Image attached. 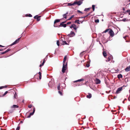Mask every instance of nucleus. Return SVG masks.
<instances>
[{
    "label": "nucleus",
    "mask_w": 130,
    "mask_h": 130,
    "mask_svg": "<svg viewBox=\"0 0 130 130\" xmlns=\"http://www.w3.org/2000/svg\"><path fill=\"white\" fill-rule=\"evenodd\" d=\"M67 63H66V64H64V63H63V67L62 70V72L63 73H65L66 70L67 69Z\"/></svg>",
    "instance_id": "f257e3e1"
},
{
    "label": "nucleus",
    "mask_w": 130,
    "mask_h": 130,
    "mask_svg": "<svg viewBox=\"0 0 130 130\" xmlns=\"http://www.w3.org/2000/svg\"><path fill=\"white\" fill-rule=\"evenodd\" d=\"M66 21L63 22L61 23L59 25L60 26L63 27H66L67 24H64V23H66Z\"/></svg>",
    "instance_id": "f03ea898"
},
{
    "label": "nucleus",
    "mask_w": 130,
    "mask_h": 130,
    "mask_svg": "<svg viewBox=\"0 0 130 130\" xmlns=\"http://www.w3.org/2000/svg\"><path fill=\"white\" fill-rule=\"evenodd\" d=\"M109 34H110V36L112 37H113L114 35V32L112 29H110L109 32Z\"/></svg>",
    "instance_id": "7ed1b4c3"
},
{
    "label": "nucleus",
    "mask_w": 130,
    "mask_h": 130,
    "mask_svg": "<svg viewBox=\"0 0 130 130\" xmlns=\"http://www.w3.org/2000/svg\"><path fill=\"white\" fill-rule=\"evenodd\" d=\"M122 89V87H120L118 88L117 90L116 93L117 94L119 93Z\"/></svg>",
    "instance_id": "20e7f679"
},
{
    "label": "nucleus",
    "mask_w": 130,
    "mask_h": 130,
    "mask_svg": "<svg viewBox=\"0 0 130 130\" xmlns=\"http://www.w3.org/2000/svg\"><path fill=\"white\" fill-rule=\"evenodd\" d=\"M33 112L32 113H30V114L26 117L27 118H29L34 113L35 111V108L34 107L33 109Z\"/></svg>",
    "instance_id": "39448f33"
},
{
    "label": "nucleus",
    "mask_w": 130,
    "mask_h": 130,
    "mask_svg": "<svg viewBox=\"0 0 130 130\" xmlns=\"http://www.w3.org/2000/svg\"><path fill=\"white\" fill-rule=\"evenodd\" d=\"M75 35V34L74 33V32H73V31H71V32L70 33V34H68V36L69 37H71L74 36Z\"/></svg>",
    "instance_id": "423d86ee"
},
{
    "label": "nucleus",
    "mask_w": 130,
    "mask_h": 130,
    "mask_svg": "<svg viewBox=\"0 0 130 130\" xmlns=\"http://www.w3.org/2000/svg\"><path fill=\"white\" fill-rule=\"evenodd\" d=\"M60 19H58L55 20L54 22V27H56V26L55 25L57 23H58V22H60Z\"/></svg>",
    "instance_id": "0eeeda50"
},
{
    "label": "nucleus",
    "mask_w": 130,
    "mask_h": 130,
    "mask_svg": "<svg viewBox=\"0 0 130 130\" xmlns=\"http://www.w3.org/2000/svg\"><path fill=\"white\" fill-rule=\"evenodd\" d=\"M40 17H41L40 16H38V15H36L34 17V18L35 19H36L37 21H39L40 20V19L39 18Z\"/></svg>",
    "instance_id": "6e6552de"
},
{
    "label": "nucleus",
    "mask_w": 130,
    "mask_h": 130,
    "mask_svg": "<svg viewBox=\"0 0 130 130\" xmlns=\"http://www.w3.org/2000/svg\"><path fill=\"white\" fill-rule=\"evenodd\" d=\"M71 28H73L75 30H76V25L74 24L71 25V26H70Z\"/></svg>",
    "instance_id": "1a4fd4ad"
},
{
    "label": "nucleus",
    "mask_w": 130,
    "mask_h": 130,
    "mask_svg": "<svg viewBox=\"0 0 130 130\" xmlns=\"http://www.w3.org/2000/svg\"><path fill=\"white\" fill-rule=\"evenodd\" d=\"M74 3H75V4H74V5H80L81 4V2L80 1H75L74 2Z\"/></svg>",
    "instance_id": "9d476101"
},
{
    "label": "nucleus",
    "mask_w": 130,
    "mask_h": 130,
    "mask_svg": "<svg viewBox=\"0 0 130 130\" xmlns=\"http://www.w3.org/2000/svg\"><path fill=\"white\" fill-rule=\"evenodd\" d=\"M10 50H11L9 48H8L7 50L6 51H5L2 52L1 54H4Z\"/></svg>",
    "instance_id": "9b49d317"
},
{
    "label": "nucleus",
    "mask_w": 130,
    "mask_h": 130,
    "mask_svg": "<svg viewBox=\"0 0 130 130\" xmlns=\"http://www.w3.org/2000/svg\"><path fill=\"white\" fill-rule=\"evenodd\" d=\"M95 82L96 84H100L101 82L100 80L98 78L96 79Z\"/></svg>",
    "instance_id": "f8f14e48"
},
{
    "label": "nucleus",
    "mask_w": 130,
    "mask_h": 130,
    "mask_svg": "<svg viewBox=\"0 0 130 130\" xmlns=\"http://www.w3.org/2000/svg\"><path fill=\"white\" fill-rule=\"evenodd\" d=\"M125 70L126 72H128L130 71V65L127 67Z\"/></svg>",
    "instance_id": "ddd939ff"
},
{
    "label": "nucleus",
    "mask_w": 130,
    "mask_h": 130,
    "mask_svg": "<svg viewBox=\"0 0 130 130\" xmlns=\"http://www.w3.org/2000/svg\"><path fill=\"white\" fill-rule=\"evenodd\" d=\"M62 44L63 45H64L65 44H69V42H68V43H67V42H66V41H62ZM68 42L69 41H68Z\"/></svg>",
    "instance_id": "4468645a"
},
{
    "label": "nucleus",
    "mask_w": 130,
    "mask_h": 130,
    "mask_svg": "<svg viewBox=\"0 0 130 130\" xmlns=\"http://www.w3.org/2000/svg\"><path fill=\"white\" fill-rule=\"evenodd\" d=\"M75 23H77L78 24H80L81 23V21H80L79 20H77L75 21Z\"/></svg>",
    "instance_id": "2eb2a0df"
},
{
    "label": "nucleus",
    "mask_w": 130,
    "mask_h": 130,
    "mask_svg": "<svg viewBox=\"0 0 130 130\" xmlns=\"http://www.w3.org/2000/svg\"><path fill=\"white\" fill-rule=\"evenodd\" d=\"M68 14V12H67L66 13L64 14H63V17L64 18H65L66 19H67V16Z\"/></svg>",
    "instance_id": "dca6fc26"
},
{
    "label": "nucleus",
    "mask_w": 130,
    "mask_h": 130,
    "mask_svg": "<svg viewBox=\"0 0 130 130\" xmlns=\"http://www.w3.org/2000/svg\"><path fill=\"white\" fill-rule=\"evenodd\" d=\"M48 86L49 87H52L53 86V84H52V82H50L48 84Z\"/></svg>",
    "instance_id": "f3484780"
},
{
    "label": "nucleus",
    "mask_w": 130,
    "mask_h": 130,
    "mask_svg": "<svg viewBox=\"0 0 130 130\" xmlns=\"http://www.w3.org/2000/svg\"><path fill=\"white\" fill-rule=\"evenodd\" d=\"M67 55H65V56L64 58L63 59V63H65V62L66 60V59L67 58Z\"/></svg>",
    "instance_id": "a211bd4d"
},
{
    "label": "nucleus",
    "mask_w": 130,
    "mask_h": 130,
    "mask_svg": "<svg viewBox=\"0 0 130 130\" xmlns=\"http://www.w3.org/2000/svg\"><path fill=\"white\" fill-rule=\"evenodd\" d=\"M74 4H75V3H68V6H72V5H74Z\"/></svg>",
    "instance_id": "6ab92c4d"
},
{
    "label": "nucleus",
    "mask_w": 130,
    "mask_h": 130,
    "mask_svg": "<svg viewBox=\"0 0 130 130\" xmlns=\"http://www.w3.org/2000/svg\"><path fill=\"white\" fill-rule=\"evenodd\" d=\"M19 43V41H14L13 43L10 45V46H12L16 43Z\"/></svg>",
    "instance_id": "aec40b11"
},
{
    "label": "nucleus",
    "mask_w": 130,
    "mask_h": 130,
    "mask_svg": "<svg viewBox=\"0 0 130 130\" xmlns=\"http://www.w3.org/2000/svg\"><path fill=\"white\" fill-rule=\"evenodd\" d=\"M122 75L121 74H120L117 75V77L118 78L120 79L122 77Z\"/></svg>",
    "instance_id": "412c9836"
},
{
    "label": "nucleus",
    "mask_w": 130,
    "mask_h": 130,
    "mask_svg": "<svg viewBox=\"0 0 130 130\" xmlns=\"http://www.w3.org/2000/svg\"><path fill=\"white\" fill-rule=\"evenodd\" d=\"M19 107V106L17 105H14L12 106H11V108H18Z\"/></svg>",
    "instance_id": "4be33fe9"
},
{
    "label": "nucleus",
    "mask_w": 130,
    "mask_h": 130,
    "mask_svg": "<svg viewBox=\"0 0 130 130\" xmlns=\"http://www.w3.org/2000/svg\"><path fill=\"white\" fill-rule=\"evenodd\" d=\"M91 96L92 95L91 94L89 93L88 94V95H87V98L90 99L91 98Z\"/></svg>",
    "instance_id": "5701e85b"
},
{
    "label": "nucleus",
    "mask_w": 130,
    "mask_h": 130,
    "mask_svg": "<svg viewBox=\"0 0 130 130\" xmlns=\"http://www.w3.org/2000/svg\"><path fill=\"white\" fill-rule=\"evenodd\" d=\"M60 83H59L58 85L57 86V89L58 90H61V89H60Z\"/></svg>",
    "instance_id": "b1692460"
},
{
    "label": "nucleus",
    "mask_w": 130,
    "mask_h": 130,
    "mask_svg": "<svg viewBox=\"0 0 130 130\" xmlns=\"http://www.w3.org/2000/svg\"><path fill=\"white\" fill-rule=\"evenodd\" d=\"M38 74L39 75V78L40 79H41V73L40 72H39L38 73Z\"/></svg>",
    "instance_id": "393cba45"
},
{
    "label": "nucleus",
    "mask_w": 130,
    "mask_h": 130,
    "mask_svg": "<svg viewBox=\"0 0 130 130\" xmlns=\"http://www.w3.org/2000/svg\"><path fill=\"white\" fill-rule=\"evenodd\" d=\"M112 57L111 56H109L108 57V61H109L110 60L112 59Z\"/></svg>",
    "instance_id": "a878e982"
},
{
    "label": "nucleus",
    "mask_w": 130,
    "mask_h": 130,
    "mask_svg": "<svg viewBox=\"0 0 130 130\" xmlns=\"http://www.w3.org/2000/svg\"><path fill=\"white\" fill-rule=\"evenodd\" d=\"M103 54L104 56L105 57L107 56V54L106 52L105 51H103Z\"/></svg>",
    "instance_id": "bb28decb"
},
{
    "label": "nucleus",
    "mask_w": 130,
    "mask_h": 130,
    "mask_svg": "<svg viewBox=\"0 0 130 130\" xmlns=\"http://www.w3.org/2000/svg\"><path fill=\"white\" fill-rule=\"evenodd\" d=\"M81 81V79H78L77 80H76V81H74L73 82L74 83H77L78 82H80Z\"/></svg>",
    "instance_id": "cd10ccee"
},
{
    "label": "nucleus",
    "mask_w": 130,
    "mask_h": 130,
    "mask_svg": "<svg viewBox=\"0 0 130 130\" xmlns=\"http://www.w3.org/2000/svg\"><path fill=\"white\" fill-rule=\"evenodd\" d=\"M7 85H6L4 86H2L0 87V89H3L4 88H6L7 87Z\"/></svg>",
    "instance_id": "c85d7f7f"
},
{
    "label": "nucleus",
    "mask_w": 130,
    "mask_h": 130,
    "mask_svg": "<svg viewBox=\"0 0 130 130\" xmlns=\"http://www.w3.org/2000/svg\"><path fill=\"white\" fill-rule=\"evenodd\" d=\"M85 64L86 65V66L87 67H89V66H90V64H89V63H86L84 65H85Z\"/></svg>",
    "instance_id": "c756f323"
},
{
    "label": "nucleus",
    "mask_w": 130,
    "mask_h": 130,
    "mask_svg": "<svg viewBox=\"0 0 130 130\" xmlns=\"http://www.w3.org/2000/svg\"><path fill=\"white\" fill-rule=\"evenodd\" d=\"M23 40V39H22V38L21 37H20V38H18V39H17L15 41H19L20 40Z\"/></svg>",
    "instance_id": "7c9ffc66"
},
{
    "label": "nucleus",
    "mask_w": 130,
    "mask_h": 130,
    "mask_svg": "<svg viewBox=\"0 0 130 130\" xmlns=\"http://www.w3.org/2000/svg\"><path fill=\"white\" fill-rule=\"evenodd\" d=\"M74 17V15H72L71 16V17H70V18L69 19H68L67 20H71Z\"/></svg>",
    "instance_id": "2f4dec72"
},
{
    "label": "nucleus",
    "mask_w": 130,
    "mask_h": 130,
    "mask_svg": "<svg viewBox=\"0 0 130 130\" xmlns=\"http://www.w3.org/2000/svg\"><path fill=\"white\" fill-rule=\"evenodd\" d=\"M61 90H59L58 91V93L61 95H62V92H61Z\"/></svg>",
    "instance_id": "473e14b6"
},
{
    "label": "nucleus",
    "mask_w": 130,
    "mask_h": 130,
    "mask_svg": "<svg viewBox=\"0 0 130 130\" xmlns=\"http://www.w3.org/2000/svg\"><path fill=\"white\" fill-rule=\"evenodd\" d=\"M95 6L94 5H93L92 6V8L93 9V11H94L95 9Z\"/></svg>",
    "instance_id": "72a5a7b5"
},
{
    "label": "nucleus",
    "mask_w": 130,
    "mask_h": 130,
    "mask_svg": "<svg viewBox=\"0 0 130 130\" xmlns=\"http://www.w3.org/2000/svg\"><path fill=\"white\" fill-rule=\"evenodd\" d=\"M26 16H28L30 17H32V15L31 14H26Z\"/></svg>",
    "instance_id": "f704fd0d"
},
{
    "label": "nucleus",
    "mask_w": 130,
    "mask_h": 130,
    "mask_svg": "<svg viewBox=\"0 0 130 130\" xmlns=\"http://www.w3.org/2000/svg\"><path fill=\"white\" fill-rule=\"evenodd\" d=\"M126 12H128V13L130 15V10H127L126 11Z\"/></svg>",
    "instance_id": "c9c22d12"
},
{
    "label": "nucleus",
    "mask_w": 130,
    "mask_h": 130,
    "mask_svg": "<svg viewBox=\"0 0 130 130\" xmlns=\"http://www.w3.org/2000/svg\"><path fill=\"white\" fill-rule=\"evenodd\" d=\"M90 8H86L85 9L84 11H87L89 10Z\"/></svg>",
    "instance_id": "e433bc0d"
},
{
    "label": "nucleus",
    "mask_w": 130,
    "mask_h": 130,
    "mask_svg": "<svg viewBox=\"0 0 130 130\" xmlns=\"http://www.w3.org/2000/svg\"><path fill=\"white\" fill-rule=\"evenodd\" d=\"M109 29H106L105 31H104L103 33H106V32H107V31H108L109 30Z\"/></svg>",
    "instance_id": "4c0bfd02"
},
{
    "label": "nucleus",
    "mask_w": 130,
    "mask_h": 130,
    "mask_svg": "<svg viewBox=\"0 0 130 130\" xmlns=\"http://www.w3.org/2000/svg\"><path fill=\"white\" fill-rule=\"evenodd\" d=\"M109 29H106L105 31H104L103 33H106V32H107V31H108L109 30Z\"/></svg>",
    "instance_id": "58836bf2"
},
{
    "label": "nucleus",
    "mask_w": 130,
    "mask_h": 130,
    "mask_svg": "<svg viewBox=\"0 0 130 130\" xmlns=\"http://www.w3.org/2000/svg\"><path fill=\"white\" fill-rule=\"evenodd\" d=\"M8 93V92L7 91H6L5 92V93L3 94L2 96H4L5 95H6V94H7Z\"/></svg>",
    "instance_id": "ea45409f"
},
{
    "label": "nucleus",
    "mask_w": 130,
    "mask_h": 130,
    "mask_svg": "<svg viewBox=\"0 0 130 130\" xmlns=\"http://www.w3.org/2000/svg\"><path fill=\"white\" fill-rule=\"evenodd\" d=\"M17 96V94H16V93L15 92V94L14 95V98H16V97Z\"/></svg>",
    "instance_id": "a19ab883"
},
{
    "label": "nucleus",
    "mask_w": 130,
    "mask_h": 130,
    "mask_svg": "<svg viewBox=\"0 0 130 130\" xmlns=\"http://www.w3.org/2000/svg\"><path fill=\"white\" fill-rule=\"evenodd\" d=\"M20 128V126H18L17 128H16V130H19Z\"/></svg>",
    "instance_id": "79ce46f5"
},
{
    "label": "nucleus",
    "mask_w": 130,
    "mask_h": 130,
    "mask_svg": "<svg viewBox=\"0 0 130 130\" xmlns=\"http://www.w3.org/2000/svg\"><path fill=\"white\" fill-rule=\"evenodd\" d=\"M44 63V62H43L41 64H40V67H41V66L43 65Z\"/></svg>",
    "instance_id": "37998d69"
},
{
    "label": "nucleus",
    "mask_w": 130,
    "mask_h": 130,
    "mask_svg": "<svg viewBox=\"0 0 130 130\" xmlns=\"http://www.w3.org/2000/svg\"><path fill=\"white\" fill-rule=\"evenodd\" d=\"M95 22L96 23H99V19L95 20Z\"/></svg>",
    "instance_id": "c03bdc74"
},
{
    "label": "nucleus",
    "mask_w": 130,
    "mask_h": 130,
    "mask_svg": "<svg viewBox=\"0 0 130 130\" xmlns=\"http://www.w3.org/2000/svg\"><path fill=\"white\" fill-rule=\"evenodd\" d=\"M57 44L58 46L59 45V41H57Z\"/></svg>",
    "instance_id": "a18cd8bd"
},
{
    "label": "nucleus",
    "mask_w": 130,
    "mask_h": 130,
    "mask_svg": "<svg viewBox=\"0 0 130 130\" xmlns=\"http://www.w3.org/2000/svg\"><path fill=\"white\" fill-rule=\"evenodd\" d=\"M81 83H79L77 84V86H79L81 85Z\"/></svg>",
    "instance_id": "49530a36"
},
{
    "label": "nucleus",
    "mask_w": 130,
    "mask_h": 130,
    "mask_svg": "<svg viewBox=\"0 0 130 130\" xmlns=\"http://www.w3.org/2000/svg\"><path fill=\"white\" fill-rule=\"evenodd\" d=\"M32 106L31 105H30L28 106V107L29 108H31Z\"/></svg>",
    "instance_id": "de8ad7c7"
},
{
    "label": "nucleus",
    "mask_w": 130,
    "mask_h": 130,
    "mask_svg": "<svg viewBox=\"0 0 130 130\" xmlns=\"http://www.w3.org/2000/svg\"><path fill=\"white\" fill-rule=\"evenodd\" d=\"M71 22H68V23H67V24H66L67 25H69V24H71Z\"/></svg>",
    "instance_id": "09e8293b"
},
{
    "label": "nucleus",
    "mask_w": 130,
    "mask_h": 130,
    "mask_svg": "<svg viewBox=\"0 0 130 130\" xmlns=\"http://www.w3.org/2000/svg\"><path fill=\"white\" fill-rule=\"evenodd\" d=\"M6 48H5L4 49H0V51H3L4 50H5L6 49Z\"/></svg>",
    "instance_id": "8fccbe9b"
},
{
    "label": "nucleus",
    "mask_w": 130,
    "mask_h": 130,
    "mask_svg": "<svg viewBox=\"0 0 130 130\" xmlns=\"http://www.w3.org/2000/svg\"><path fill=\"white\" fill-rule=\"evenodd\" d=\"M90 14V13H88L86 16L84 17H86L87 16H88V15H89ZM84 18V17H82V18Z\"/></svg>",
    "instance_id": "3c124183"
},
{
    "label": "nucleus",
    "mask_w": 130,
    "mask_h": 130,
    "mask_svg": "<svg viewBox=\"0 0 130 130\" xmlns=\"http://www.w3.org/2000/svg\"><path fill=\"white\" fill-rule=\"evenodd\" d=\"M13 112V111H12V110H9V112L10 113H12V112Z\"/></svg>",
    "instance_id": "603ef678"
},
{
    "label": "nucleus",
    "mask_w": 130,
    "mask_h": 130,
    "mask_svg": "<svg viewBox=\"0 0 130 130\" xmlns=\"http://www.w3.org/2000/svg\"><path fill=\"white\" fill-rule=\"evenodd\" d=\"M126 20V19H122V21H125Z\"/></svg>",
    "instance_id": "864d4df0"
},
{
    "label": "nucleus",
    "mask_w": 130,
    "mask_h": 130,
    "mask_svg": "<svg viewBox=\"0 0 130 130\" xmlns=\"http://www.w3.org/2000/svg\"><path fill=\"white\" fill-rule=\"evenodd\" d=\"M128 99L129 101H130V95H129V96L128 98Z\"/></svg>",
    "instance_id": "5fc2aeb1"
},
{
    "label": "nucleus",
    "mask_w": 130,
    "mask_h": 130,
    "mask_svg": "<svg viewBox=\"0 0 130 130\" xmlns=\"http://www.w3.org/2000/svg\"><path fill=\"white\" fill-rule=\"evenodd\" d=\"M77 12H79V13H81V11H79V10H78L77 11Z\"/></svg>",
    "instance_id": "6e6d98bb"
},
{
    "label": "nucleus",
    "mask_w": 130,
    "mask_h": 130,
    "mask_svg": "<svg viewBox=\"0 0 130 130\" xmlns=\"http://www.w3.org/2000/svg\"><path fill=\"white\" fill-rule=\"evenodd\" d=\"M0 47H4L5 46L0 45Z\"/></svg>",
    "instance_id": "4d7b16f0"
},
{
    "label": "nucleus",
    "mask_w": 130,
    "mask_h": 130,
    "mask_svg": "<svg viewBox=\"0 0 130 130\" xmlns=\"http://www.w3.org/2000/svg\"><path fill=\"white\" fill-rule=\"evenodd\" d=\"M126 37V36H125V37H123V38L125 39V40H126V39H125V38Z\"/></svg>",
    "instance_id": "13d9d810"
},
{
    "label": "nucleus",
    "mask_w": 130,
    "mask_h": 130,
    "mask_svg": "<svg viewBox=\"0 0 130 130\" xmlns=\"http://www.w3.org/2000/svg\"><path fill=\"white\" fill-rule=\"evenodd\" d=\"M45 59H44V60H43V62H44L45 63Z\"/></svg>",
    "instance_id": "bf43d9fd"
},
{
    "label": "nucleus",
    "mask_w": 130,
    "mask_h": 130,
    "mask_svg": "<svg viewBox=\"0 0 130 130\" xmlns=\"http://www.w3.org/2000/svg\"><path fill=\"white\" fill-rule=\"evenodd\" d=\"M20 122L21 123H23V121H20Z\"/></svg>",
    "instance_id": "052dcab7"
},
{
    "label": "nucleus",
    "mask_w": 130,
    "mask_h": 130,
    "mask_svg": "<svg viewBox=\"0 0 130 130\" xmlns=\"http://www.w3.org/2000/svg\"><path fill=\"white\" fill-rule=\"evenodd\" d=\"M125 10V9H124V8H123V10Z\"/></svg>",
    "instance_id": "680f3d73"
},
{
    "label": "nucleus",
    "mask_w": 130,
    "mask_h": 130,
    "mask_svg": "<svg viewBox=\"0 0 130 130\" xmlns=\"http://www.w3.org/2000/svg\"><path fill=\"white\" fill-rule=\"evenodd\" d=\"M81 53L80 54V56H81Z\"/></svg>",
    "instance_id": "e2e57ef3"
},
{
    "label": "nucleus",
    "mask_w": 130,
    "mask_h": 130,
    "mask_svg": "<svg viewBox=\"0 0 130 130\" xmlns=\"http://www.w3.org/2000/svg\"><path fill=\"white\" fill-rule=\"evenodd\" d=\"M82 81L83 80V79H82Z\"/></svg>",
    "instance_id": "0e129e2a"
},
{
    "label": "nucleus",
    "mask_w": 130,
    "mask_h": 130,
    "mask_svg": "<svg viewBox=\"0 0 130 130\" xmlns=\"http://www.w3.org/2000/svg\"><path fill=\"white\" fill-rule=\"evenodd\" d=\"M129 93H130V90H129Z\"/></svg>",
    "instance_id": "69168bd1"
},
{
    "label": "nucleus",
    "mask_w": 130,
    "mask_h": 130,
    "mask_svg": "<svg viewBox=\"0 0 130 130\" xmlns=\"http://www.w3.org/2000/svg\"><path fill=\"white\" fill-rule=\"evenodd\" d=\"M79 124H81L79 122Z\"/></svg>",
    "instance_id": "338daca9"
},
{
    "label": "nucleus",
    "mask_w": 130,
    "mask_h": 130,
    "mask_svg": "<svg viewBox=\"0 0 130 130\" xmlns=\"http://www.w3.org/2000/svg\"><path fill=\"white\" fill-rule=\"evenodd\" d=\"M81 130V129H78V130Z\"/></svg>",
    "instance_id": "774afa93"
}]
</instances>
